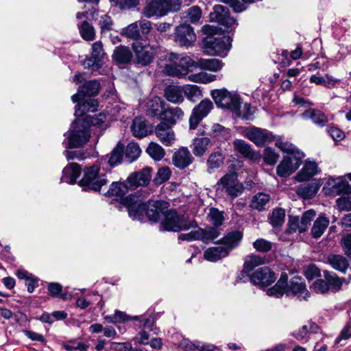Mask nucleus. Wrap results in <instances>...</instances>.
Segmentation results:
<instances>
[{"label": "nucleus", "mask_w": 351, "mask_h": 351, "mask_svg": "<svg viewBox=\"0 0 351 351\" xmlns=\"http://www.w3.org/2000/svg\"><path fill=\"white\" fill-rule=\"evenodd\" d=\"M124 202L130 217L140 221H143L146 215L149 221L158 222L168 208L165 202L149 201L147 204L136 196L128 197Z\"/></svg>", "instance_id": "nucleus-1"}, {"label": "nucleus", "mask_w": 351, "mask_h": 351, "mask_svg": "<svg viewBox=\"0 0 351 351\" xmlns=\"http://www.w3.org/2000/svg\"><path fill=\"white\" fill-rule=\"evenodd\" d=\"M90 131L88 123L80 118L75 119L69 132L64 134L65 139L63 145L66 148L82 147L90 138Z\"/></svg>", "instance_id": "nucleus-2"}, {"label": "nucleus", "mask_w": 351, "mask_h": 351, "mask_svg": "<svg viewBox=\"0 0 351 351\" xmlns=\"http://www.w3.org/2000/svg\"><path fill=\"white\" fill-rule=\"evenodd\" d=\"M168 58L171 62L164 67V72L168 75L184 76L192 68L197 67L196 62L189 56L171 53Z\"/></svg>", "instance_id": "nucleus-3"}, {"label": "nucleus", "mask_w": 351, "mask_h": 351, "mask_svg": "<svg viewBox=\"0 0 351 351\" xmlns=\"http://www.w3.org/2000/svg\"><path fill=\"white\" fill-rule=\"evenodd\" d=\"M106 183L107 180L105 175L100 173V164L97 162L84 169L83 177L79 182L84 190L95 191H99Z\"/></svg>", "instance_id": "nucleus-4"}, {"label": "nucleus", "mask_w": 351, "mask_h": 351, "mask_svg": "<svg viewBox=\"0 0 351 351\" xmlns=\"http://www.w3.org/2000/svg\"><path fill=\"white\" fill-rule=\"evenodd\" d=\"M210 96L218 107L228 109L234 114H239V108L242 101L237 93H230L222 88L212 90Z\"/></svg>", "instance_id": "nucleus-5"}, {"label": "nucleus", "mask_w": 351, "mask_h": 351, "mask_svg": "<svg viewBox=\"0 0 351 351\" xmlns=\"http://www.w3.org/2000/svg\"><path fill=\"white\" fill-rule=\"evenodd\" d=\"M161 227L163 230L179 232L182 230H188L196 226L194 221L188 222L180 217L173 210H167L160 221Z\"/></svg>", "instance_id": "nucleus-6"}, {"label": "nucleus", "mask_w": 351, "mask_h": 351, "mask_svg": "<svg viewBox=\"0 0 351 351\" xmlns=\"http://www.w3.org/2000/svg\"><path fill=\"white\" fill-rule=\"evenodd\" d=\"M232 40L229 36L208 37L204 41L206 53L225 56L231 47Z\"/></svg>", "instance_id": "nucleus-7"}, {"label": "nucleus", "mask_w": 351, "mask_h": 351, "mask_svg": "<svg viewBox=\"0 0 351 351\" xmlns=\"http://www.w3.org/2000/svg\"><path fill=\"white\" fill-rule=\"evenodd\" d=\"M132 49L134 52L137 63L144 66L150 64L154 56L160 51V48L158 45H143V43L138 40L134 41L132 43Z\"/></svg>", "instance_id": "nucleus-8"}, {"label": "nucleus", "mask_w": 351, "mask_h": 351, "mask_svg": "<svg viewBox=\"0 0 351 351\" xmlns=\"http://www.w3.org/2000/svg\"><path fill=\"white\" fill-rule=\"evenodd\" d=\"M218 184L221 185L223 189L233 199L241 195L244 189L243 184L238 180L237 173L234 172L224 175L218 182Z\"/></svg>", "instance_id": "nucleus-9"}, {"label": "nucleus", "mask_w": 351, "mask_h": 351, "mask_svg": "<svg viewBox=\"0 0 351 351\" xmlns=\"http://www.w3.org/2000/svg\"><path fill=\"white\" fill-rule=\"evenodd\" d=\"M323 191L327 196L351 194V185L340 178H329L323 187Z\"/></svg>", "instance_id": "nucleus-10"}, {"label": "nucleus", "mask_w": 351, "mask_h": 351, "mask_svg": "<svg viewBox=\"0 0 351 351\" xmlns=\"http://www.w3.org/2000/svg\"><path fill=\"white\" fill-rule=\"evenodd\" d=\"M297 156H285L276 168V173L280 177H287L295 172L300 166L304 158V153H297Z\"/></svg>", "instance_id": "nucleus-11"}, {"label": "nucleus", "mask_w": 351, "mask_h": 351, "mask_svg": "<svg viewBox=\"0 0 351 351\" xmlns=\"http://www.w3.org/2000/svg\"><path fill=\"white\" fill-rule=\"evenodd\" d=\"M244 135L257 146H263L272 142L274 136L272 133L265 129L250 127L245 129Z\"/></svg>", "instance_id": "nucleus-12"}, {"label": "nucleus", "mask_w": 351, "mask_h": 351, "mask_svg": "<svg viewBox=\"0 0 351 351\" xmlns=\"http://www.w3.org/2000/svg\"><path fill=\"white\" fill-rule=\"evenodd\" d=\"M213 108L212 101L209 99H203L192 110L189 118V128L195 130L200 121L206 117Z\"/></svg>", "instance_id": "nucleus-13"}, {"label": "nucleus", "mask_w": 351, "mask_h": 351, "mask_svg": "<svg viewBox=\"0 0 351 351\" xmlns=\"http://www.w3.org/2000/svg\"><path fill=\"white\" fill-rule=\"evenodd\" d=\"M175 41L180 46L191 47L196 41L193 29L187 24L178 26L175 30Z\"/></svg>", "instance_id": "nucleus-14"}, {"label": "nucleus", "mask_w": 351, "mask_h": 351, "mask_svg": "<svg viewBox=\"0 0 351 351\" xmlns=\"http://www.w3.org/2000/svg\"><path fill=\"white\" fill-rule=\"evenodd\" d=\"M250 281L261 288L266 287L275 282V274L267 267L256 270L250 277Z\"/></svg>", "instance_id": "nucleus-15"}, {"label": "nucleus", "mask_w": 351, "mask_h": 351, "mask_svg": "<svg viewBox=\"0 0 351 351\" xmlns=\"http://www.w3.org/2000/svg\"><path fill=\"white\" fill-rule=\"evenodd\" d=\"M210 18L211 21H216L228 28H232L237 25L236 20L230 16L228 9L221 5L214 6Z\"/></svg>", "instance_id": "nucleus-16"}, {"label": "nucleus", "mask_w": 351, "mask_h": 351, "mask_svg": "<svg viewBox=\"0 0 351 351\" xmlns=\"http://www.w3.org/2000/svg\"><path fill=\"white\" fill-rule=\"evenodd\" d=\"M322 182L320 179H313L310 182L300 184L295 190L296 193L304 199H311L315 197Z\"/></svg>", "instance_id": "nucleus-17"}, {"label": "nucleus", "mask_w": 351, "mask_h": 351, "mask_svg": "<svg viewBox=\"0 0 351 351\" xmlns=\"http://www.w3.org/2000/svg\"><path fill=\"white\" fill-rule=\"evenodd\" d=\"M151 179L150 169L145 168L140 171L131 173L127 178L130 189L147 185Z\"/></svg>", "instance_id": "nucleus-18"}, {"label": "nucleus", "mask_w": 351, "mask_h": 351, "mask_svg": "<svg viewBox=\"0 0 351 351\" xmlns=\"http://www.w3.org/2000/svg\"><path fill=\"white\" fill-rule=\"evenodd\" d=\"M291 293L297 295L300 300H306L309 297V293L302 278L295 276L291 279L290 285H287V295Z\"/></svg>", "instance_id": "nucleus-19"}, {"label": "nucleus", "mask_w": 351, "mask_h": 351, "mask_svg": "<svg viewBox=\"0 0 351 351\" xmlns=\"http://www.w3.org/2000/svg\"><path fill=\"white\" fill-rule=\"evenodd\" d=\"M143 14L147 18L162 17L167 15L162 0L147 1L143 10Z\"/></svg>", "instance_id": "nucleus-20"}, {"label": "nucleus", "mask_w": 351, "mask_h": 351, "mask_svg": "<svg viewBox=\"0 0 351 351\" xmlns=\"http://www.w3.org/2000/svg\"><path fill=\"white\" fill-rule=\"evenodd\" d=\"M156 134L160 142L166 146L171 145L175 139V133L171 128V125L165 122H160L156 127Z\"/></svg>", "instance_id": "nucleus-21"}, {"label": "nucleus", "mask_w": 351, "mask_h": 351, "mask_svg": "<svg viewBox=\"0 0 351 351\" xmlns=\"http://www.w3.org/2000/svg\"><path fill=\"white\" fill-rule=\"evenodd\" d=\"M320 172L315 162L306 160L301 170L295 176V180L299 182H307Z\"/></svg>", "instance_id": "nucleus-22"}, {"label": "nucleus", "mask_w": 351, "mask_h": 351, "mask_svg": "<svg viewBox=\"0 0 351 351\" xmlns=\"http://www.w3.org/2000/svg\"><path fill=\"white\" fill-rule=\"evenodd\" d=\"M99 90V83L96 80H90L85 82L81 86L78 92L71 97L73 102L75 103L82 99L85 96H93L97 95Z\"/></svg>", "instance_id": "nucleus-23"}, {"label": "nucleus", "mask_w": 351, "mask_h": 351, "mask_svg": "<svg viewBox=\"0 0 351 351\" xmlns=\"http://www.w3.org/2000/svg\"><path fill=\"white\" fill-rule=\"evenodd\" d=\"M166 106L161 98L154 97L147 101L146 113L150 117H157L160 120Z\"/></svg>", "instance_id": "nucleus-24"}, {"label": "nucleus", "mask_w": 351, "mask_h": 351, "mask_svg": "<svg viewBox=\"0 0 351 351\" xmlns=\"http://www.w3.org/2000/svg\"><path fill=\"white\" fill-rule=\"evenodd\" d=\"M172 160L176 167L182 169L192 162L193 158L187 148L182 147L174 153Z\"/></svg>", "instance_id": "nucleus-25"}, {"label": "nucleus", "mask_w": 351, "mask_h": 351, "mask_svg": "<svg viewBox=\"0 0 351 351\" xmlns=\"http://www.w3.org/2000/svg\"><path fill=\"white\" fill-rule=\"evenodd\" d=\"M130 128L133 135L140 138L146 136L152 131V127L141 117L133 120Z\"/></svg>", "instance_id": "nucleus-26"}, {"label": "nucleus", "mask_w": 351, "mask_h": 351, "mask_svg": "<svg viewBox=\"0 0 351 351\" xmlns=\"http://www.w3.org/2000/svg\"><path fill=\"white\" fill-rule=\"evenodd\" d=\"M184 117V112L179 107L167 108L161 116L160 121L165 122L169 125H173L178 121L182 120Z\"/></svg>", "instance_id": "nucleus-27"}, {"label": "nucleus", "mask_w": 351, "mask_h": 351, "mask_svg": "<svg viewBox=\"0 0 351 351\" xmlns=\"http://www.w3.org/2000/svg\"><path fill=\"white\" fill-rule=\"evenodd\" d=\"M80 173L81 168L79 165L74 162L70 163L63 169L61 181L68 184H74Z\"/></svg>", "instance_id": "nucleus-28"}, {"label": "nucleus", "mask_w": 351, "mask_h": 351, "mask_svg": "<svg viewBox=\"0 0 351 351\" xmlns=\"http://www.w3.org/2000/svg\"><path fill=\"white\" fill-rule=\"evenodd\" d=\"M287 274H282L276 284L273 287L267 289V295L277 298H281L285 293H287Z\"/></svg>", "instance_id": "nucleus-29"}, {"label": "nucleus", "mask_w": 351, "mask_h": 351, "mask_svg": "<svg viewBox=\"0 0 351 351\" xmlns=\"http://www.w3.org/2000/svg\"><path fill=\"white\" fill-rule=\"evenodd\" d=\"M97 102L92 98H88L84 101L82 104L77 105L75 110V119L80 118L84 121L85 117L87 116L86 112H95L97 109Z\"/></svg>", "instance_id": "nucleus-30"}, {"label": "nucleus", "mask_w": 351, "mask_h": 351, "mask_svg": "<svg viewBox=\"0 0 351 351\" xmlns=\"http://www.w3.org/2000/svg\"><path fill=\"white\" fill-rule=\"evenodd\" d=\"M130 189L129 185H126L124 182H112L110 185L109 189L105 193L108 196H113L117 198H119L122 200L123 204L126 207V204L124 201L128 197L123 198V196L128 192V190ZM132 195L128 196V197Z\"/></svg>", "instance_id": "nucleus-31"}, {"label": "nucleus", "mask_w": 351, "mask_h": 351, "mask_svg": "<svg viewBox=\"0 0 351 351\" xmlns=\"http://www.w3.org/2000/svg\"><path fill=\"white\" fill-rule=\"evenodd\" d=\"M207 134L213 140L222 141L230 136V130L219 123H216L210 125V129L207 132Z\"/></svg>", "instance_id": "nucleus-32"}, {"label": "nucleus", "mask_w": 351, "mask_h": 351, "mask_svg": "<svg viewBox=\"0 0 351 351\" xmlns=\"http://www.w3.org/2000/svg\"><path fill=\"white\" fill-rule=\"evenodd\" d=\"M319 329L317 324L310 323L309 325H304L293 332V336L298 341L306 342L308 341L311 333H316Z\"/></svg>", "instance_id": "nucleus-33"}, {"label": "nucleus", "mask_w": 351, "mask_h": 351, "mask_svg": "<svg viewBox=\"0 0 351 351\" xmlns=\"http://www.w3.org/2000/svg\"><path fill=\"white\" fill-rule=\"evenodd\" d=\"M165 96L166 99L171 103H181L184 100L182 87L179 86H169L165 90Z\"/></svg>", "instance_id": "nucleus-34"}, {"label": "nucleus", "mask_w": 351, "mask_h": 351, "mask_svg": "<svg viewBox=\"0 0 351 351\" xmlns=\"http://www.w3.org/2000/svg\"><path fill=\"white\" fill-rule=\"evenodd\" d=\"M243 234L240 231H233L228 233L221 240V246L223 248L228 249V253L231 250L238 246L241 241Z\"/></svg>", "instance_id": "nucleus-35"}, {"label": "nucleus", "mask_w": 351, "mask_h": 351, "mask_svg": "<svg viewBox=\"0 0 351 351\" xmlns=\"http://www.w3.org/2000/svg\"><path fill=\"white\" fill-rule=\"evenodd\" d=\"M211 143L208 137L195 138L192 144V152L195 156H202L206 152Z\"/></svg>", "instance_id": "nucleus-36"}, {"label": "nucleus", "mask_w": 351, "mask_h": 351, "mask_svg": "<svg viewBox=\"0 0 351 351\" xmlns=\"http://www.w3.org/2000/svg\"><path fill=\"white\" fill-rule=\"evenodd\" d=\"M228 254V249L223 248L220 245L207 249L204 253V256L208 261L215 262Z\"/></svg>", "instance_id": "nucleus-37"}, {"label": "nucleus", "mask_w": 351, "mask_h": 351, "mask_svg": "<svg viewBox=\"0 0 351 351\" xmlns=\"http://www.w3.org/2000/svg\"><path fill=\"white\" fill-rule=\"evenodd\" d=\"M202 10L198 6H192L181 14V19L184 23H196L202 18Z\"/></svg>", "instance_id": "nucleus-38"}, {"label": "nucleus", "mask_w": 351, "mask_h": 351, "mask_svg": "<svg viewBox=\"0 0 351 351\" xmlns=\"http://www.w3.org/2000/svg\"><path fill=\"white\" fill-rule=\"evenodd\" d=\"M330 223L329 219L324 215H320L314 222L311 234L314 238H319L324 232Z\"/></svg>", "instance_id": "nucleus-39"}, {"label": "nucleus", "mask_w": 351, "mask_h": 351, "mask_svg": "<svg viewBox=\"0 0 351 351\" xmlns=\"http://www.w3.org/2000/svg\"><path fill=\"white\" fill-rule=\"evenodd\" d=\"M112 57L116 62L125 64L131 60L132 55L128 47L120 45L115 48Z\"/></svg>", "instance_id": "nucleus-40"}, {"label": "nucleus", "mask_w": 351, "mask_h": 351, "mask_svg": "<svg viewBox=\"0 0 351 351\" xmlns=\"http://www.w3.org/2000/svg\"><path fill=\"white\" fill-rule=\"evenodd\" d=\"M197 67L202 69L216 72L223 67V63L218 59H199L196 62Z\"/></svg>", "instance_id": "nucleus-41"}, {"label": "nucleus", "mask_w": 351, "mask_h": 351, "mask_svg": "<svg viewBox=\"0 0 351 351\" xmlns=\"http://www.w3.org/2000/svg\"><path fill=\"white\" fill-rule=\"evenodd\" d=\"M302 117L311 119L314 123L323 126L328 122L327 117L321 111L311 109L305 111Z\"/></svg>", "instance_id": "nucleus-42"}, {"label": "nucleus", "mask_w": 351, "mask_h": 351, "mask_svg": "<svg viewBox=\"0 0 351 351\" xmlns=\"http://www.w3.org/2000/svg\"><path fill=\"white\" fill-rule=\"evenodd\" d=\"M264 263V259L255 254L247 256L245 258L244 266L241 274H247L251 271L254 267L263 265Z\"/></svg>", "instance_id": "nucleus-43"}, {"label": "nucleus", "mask_w": 351, "mask_h": 351, "mask_svg": "<svg viewBox=\"0 0 351 351\" xmlns=\"http://www.w3.org/2000/svg\"><path fill=\"white\" fill-rule=\"evenodd\" d=\"M270 201V195L264 193H259L255 195L251 202V208L258 211L265 208L266 205Z\"/></svg>", "instance_id": "nucleus-44"}, {"label": "nucleus", "mask_w": 351, "mask_h": 351, "mask_svg": "<svg viewBox=\"0 0 351 351\" xmlns=\"http://www.w3.org/2000/svg\"><path fill=\"white\" fill-rule=\"evenodd\" d=\"M234 149L241 154L243 156L253 159L255 157V153L251 146L245 141L241 139H236L233 142Z\"/></svg>", "instance_id": "nucleus-45"}, {"label": "nucleus", "mask_w": 351, "mask_h": 351, "mask_svg": "<svg viewBox=\"0 0 351 351\" xmlns=\"http://www.w3.org/2000/svg\"><path fill=\"white\" fill-rule=\"evenodd\" d=\"M328 261L332 267L336 270L345 271L348 267L347 259L341 255L331 254L328 256Z\"/></svg>", "instance_id": "nucleus-46"}, {"label": "nucleus", "mask_w": 351, "mask_h": 351, "mask_svg": "<svg viewBox=\"0 0 351 351\" xmlns=\"http://www.w3.org/2000/svg\"><path fill=\"white\" fill-rule=\"evenodd\" d=\"M276 145L282 152L287 153L288 154L287 156H297V153H303L294 145L288 141H282L278 140L276 142Z\"/></svg>", "instance_id": "nucleus-47"}, {"label": "nucleus", "mask_w": 351, "mask_h": 351, "mask_svg": "<svg viewBox=\"0 0 351 351\" xmlns=\"http://www.w3.org/2000/svg\"><path fill=\"white\" fill-rule=\"evenodd\" d=\"M147 153L154 160L159 161L165 156L164 149L158 144L152 142L146 149Z\"/></svg>", "instance_id": "nucleus-48"}, {"label": "nucleus", "mask_w": 351, "mask_h": 351, "mask_svg": "<svg viewBox=\"0 0 351 351\" xmlns=\"http://www.w3.org/2000/svg\"><path fill=\"white\" fill-rule=\"evenodd\" d=\"M80 33L83 39L90 41L94 40L95 32L94 27L87 21H84L81 25H78Z\"/></svg>", "instance_id": "nucleus-49"}, {"label": "nucleus", "mask_w": 351, "mask_h": 351, "mask_svg": "<svg viewBox=\"0 0 351 351\" xmlns=\"http://www.w3.org/2000/svg\"><path fill=\"white\" fill-rule=\"evenodd\" d=\"M141 149L136 143H130L125 149V158L128 162L136 160L141 155Z\"/></svg>", "instance_id": "nucleus-50"}, {"label": "nucleus", "mask_w": 351, "mask_h": 351, "mask_svg": "<svg viewBox=\"0 0 351 351\" xmlns=\"http://www.w3.org/2000/svg\"><path fill=\"white\" fill-rule=\"evenodd\" d=\"M182 87L183 94L190 101H194L196 99L202 96V92L199 88L196 85H185Z\"/></svg>", "instance_id": "nucleus-51"}, {"label": "nucleus", "mask_w": 351, "mask_h": 351, "mask_svg": "<svg viewBox=\"0 0 351 351\" xmlns=\"http://www.w3.org/2000/svg\"><path fill=\"white\" fill-rule=\"evenodd\" d=\"M124 146L118 144L117 147L112 150L111 155L108 160V163L110 166L113 167L119 164L123 156Z\"/></svg>", "instance_id": "nucleus-52"}, {"label": "nucleus", "mask_w": 351, "mask_h": 351, "mask_svg": "<svg viewBox=\"0 0 351 351\" xmlns=\"http://www.w3.org/2000/svg\"><path fill=\"white\" fill-rule=\"evenodd\" d=\"M121 34L128 38L138 40L140 37L137 22L132 23L121 29Z\"/></svg>", "instance_id": "nucleus-53"}, {"label": "nucleus", "mask_w": 351, "mask_h": 351, "mask_svg": "<svg viewBox=\"0 0 351 351\" xmlns=\"http://www.w3.org/2000/svg\"><path fill=\"white\" fill-rule=\"evenodd\" d=\"M285 217V210L282 208H276L273 210L271 216L269 217L270 223L274 227L280 226L284 223Z\"/></svg>", "instance_id": "nucleus-54"}, {"label": "nucleus", "mask_w": 351, "mask_h": 351, "mask_svg": "<svg viewBox=\"0 0 351 351\" xmlns=\"http://www.w3.org/2000/svg\"><path fill=\"white\" fill-rule=\"evenodd\" d=\"M188 78L191 82L207 84L215 81L216 80V76L204 72H201L197 74L190 75Z\"/></svg>", "instance_id": "nucleus-55"}, {"label": "nucleus", "mask_w": 351, "mask_h": 351, "mask_svg": "<svg viewBox=\"0 0 351 351\" xmlns=\"http://www.w3.org/2000/svg\"><path fill=\"white\" fill-rule=\"evenodd\" d=\"M224 158L220 152L211 154L207 160V165L209 169L219 168L223 163Z\"/></svg>", "instance_id": "nucleus-56"}, {"label": "nucleus", "mask_w": 351, "mask_h": 351, "mask_svg": "<svg viewBox=\"0 0 351 351\" xmlns=\"http://www.w3.org/2000/svg\"><path fill=\"white\" fill-rule=\"evenodd\" d=\"M220 231L217 227L208 228L206 230L202 229V235L201 236L200 240L204 243H208L218 237Z\"/></svg>", "instance_id": "nucleus-57"}, {"label": "nucleus", "mask_w": 351, "mask_h": 351, "mask_svg": "<svg viewBox=\"0 0 351 351\" xmlns=\"http://www.w3.org/2000/svg\"><path fill=\"white\" fill-rule=\"evenodd\" d=\"M316 213L313 210H308L306 211L302 217L300 219V232H304L308 228L311 221L315 217Z\"/></svg>", "instance_id": "nucleus-58"}, {"label": "nucleus", "mask_w": 351, "mask_h": 351, "mask_svg": "<svg viewBox=\"0 0 351 351\" xmlns=\"http://www.w3.org/2000/svg\"><path fill=\"white\" fill-rule=\"evenodd\" d=\"M208 217L212 223L216 227L221 226L224 219L223 213L215 208L210 209Z\"/></svg>", "instance_id": "nucleus-59"}, {"label": "nucleus", "mask_w": 351, "mask_h": 351, "mask_svg": "<svg viewBox=\"0 0 351 351\" xmlns=\"http://www.w3.org/2000/svg\"><path fill=\"white\" fill-rule=\"evenodd\" d=\"M255 112L254 108H253L250 104L245 103L243 105V109L239 108V114H234L237 117L242 118L244 120L249 121L252 119V116Z\"/></svg>", "instance_id": "nucleus-60"}, {"label": "nucleus", "mask_w": 351, "mask_h": 351, "mask_svg": "<svg viewBox=\"0 0 351 351\" xmlns=\"http://www.w3.org/2000/svg\"><path fill=\"white\" fill-rule=\"evenodd\" d=\"M279 158V154L271 147H266L263 152V158L266 163L270 165H274Z\"/></svg>", "instance_id": "nucleus-61"}, {"label": "nucleus", "mask_w": 351, "mask_h": 351, "mask_svg": "<svg viewBox=\"0 0 351 351\" xmlns=\"http://www.w3.org/2000/svg\"><path fill=\"white\" fill-rule=\"evenodd\" d=\"M171 176V171L168 167L160 168L154 178V182L156 184H160L167 181Z\"/></svg>", "instance_id": "nucleus-62"}, {"label": "nucleus", "mask_w": 351, "mask_h": 351, "mask_svg": "<svg viewBox=\"0 0 351 351\" xmlns=\"http://www.w3.org/2000/svg\"><path fill=\"white\" fill-rule=\"evenodd\" d=\"M167 14L169 12L179 11L182 5V0H162Z\"/></svg>", "instance_id": "nucleus-63"}, {"label": "nucleus", "mask_w": 351, "mask_h": 351, "mask_svg": "<svg viewBox=\"0 0 351 351\" xmlns=\"http://www.w3.org/2000/svg\"><path fill=\"white\" fill-rule=\"evenodd\" d=\"M67 351H86V346L82 342L70 341L63 344Z\"/></svg>", "instance_id": "nucleus-64"}]
</instances>
